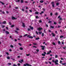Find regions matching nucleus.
I'll return each instance as SVG.
<instances>
[{
	"label": "nucleus",
	"mask_w": 66,
	"mask_h": 66,
	"mask_svg": "<svg viewBox=\"0 0 66 66\" xmlns=\"http://www.w3.org/2000/svg\"><path fill=\"white\" fill-rule=\"evenodd\" d=\"M22 24L23 27H26V26H25V25H24V23H22Z\"/></svg>",
	"instance_id": "9d476101"
},
{
	"label": "nucleus",
	"mask_w": 66,
	"mask_h": 66,
	"mask_svg": "<svg viewBox=\"0 0 66 66\" xmlns=\"http://www.w3.org/2000/svg\"><path fill=\"white\" fill-rule=\"evenodd\" d=\"M54 24H57L55 22H54Z\"/></svg>",
	"instance_id": "49530a36"
},
{
	"label": "nucleus",
	"mask_w": 66,
	"mask_h": 66,
	"mask_svg": "<svg viewBox=\"0 0 66 66\" xmlns=\"http://www.w3.org/2000/svg\"><path fill=\"white\" fill-rule=\"evenodd\" d=\"M28 11L27 10H26L25 11V12L26 13H28Z\"/></svg>",
	"instance_id": "3c124183"
},
{
	"label": "nucleus",
	"mask_w": 66,
	"mask_h": 66,
	"mask_svg": "<svg viewBox=\"0 0 66 66\" xmlns=\"http://www.w3.org/2000/svg\"><path fill=\"white\" fill-rule=\"evenodd\" d=\"M52 44L53 45H55V43L54 42H53L52 43Z\"/></svg>",
	"instance_id": "473e14b6"
},
{
	"label": "nucleus",
	"mask_w": 66,
	"mask_h": 66,
	"mask_svg": "<svg viewBox=\"0 0 66 66\" xmlns=\"http://www.w3.org/2000/svg\"><path fill=\"white\" fill-rule=\"evenodd\" d=\"M51 22H52V21H49L48 22V23H51Z\"/></svg>",
	"instance_id": "2f4dec72"
},
{
	"label": "nucleus",
	"mask_w": 66,
	"mask_h": 66,
	"mask_svg": "<svg viewBox=\"0 0 66 66\" xmlns=\"http://www.w3.org/2000/svg\"><path fill=\"white\" fill-rule=\"evenodd\" d=\"M30 54H26V55L27 56H29L30 55Z\"/></svg>",
	"instance_id": "864d4df0"
},
{
	"label": "nucleus",
	"mask_w": 66,
	"mask_h": 66,
	"mask_svg": "<svg viewBox=\"0 0 66 66\" xmlns=\"http://www.w3.org/2000/svg\"><path fill=\"white\" fill-rule=\"evenodd\" d=\"M52 35H53L52 36H53L54 37L55 36V34L53 33H52Z\"/></svg>",
	"instance_id": "6e6552de"
},
{
	"label": "nucleus",
	"mask_w": 66,
	"mask_h": 66,
	"mask_svg": "<svg viewBox=\"0 0 66 66\" xmlns=\"http://www.w3.org/2000/svg\"><path fill=\"white\" fill-rule=\"evenodd\" d=\"M18 44H19V45L20 46H21L22 45H21V44H20V43H19Z\"/></svg>",
	"instance_id": "ea45409f"
},
{
	"label": "nucleus",
	"mask_w": 66,
	"mask_h": 66,
	"mask_svg": "<svg viewBox=\"0 0 66 66\" xmlns=\"http://www.w3.org/2000/svg\"><path fill=\"white\" fill-rule=\"evenodd\" d=\"M20 50H23V48L21 47H20Z\"/></svg>",
	"instance_id": "dca6fc26"
},
{
	"label": "nucleus",
	"mask_w": 66,
	"mask_h": 66,
	"mask_svg": "<svg viewBox=\"0 0 66 66\" xmlns=\"http://www.w3.org/2000/svg\"><path fill=\"white\" fill-rule=\"evenodd\" d=\"M36 19H37V18H38V16H37L36 17Z\"/></svg>",
	"instance_id": "de8ad7c7"
},
{
	"label": "nucleus",
	"mask_w": 66,
	"mask_h": 66,
	"mask_svg": "<svg viewBox=\"0 0 66 66\" xmlns=\"http://www.w3.org/2000/svg\"><path fill=\"white\" fill-rule=\"evenodd\" d=\"M50 15L51 16H52V15H53V14L52 13H51L50 14Z\"/></svg>",
	"instance_id": "72a5a7b5"
},
{
	"label": "nucleus",
	"mask_w": 66,
	"mask_h": 66,
	"mask_svg": "<svg viewBox=\"0 0 66 66\" xmlns=\"http://www.w3.org/2000/svg\"><path fill=\"white\" fill-rule=\"evenodd\" d=\"M10 47H11V48H14V46H13L12 45H10Z\"/></svg>",
	"instance_id": "c756f323"
},
{
	"label": "nucleus",
	"mask_w": 66,
	"mask_h": 66,
	"mask_svg": "<svg viewBox=\"0 0 66 66\" xmlns=\"http://www.w3.org/2000/svg\"><path fill=\"white\" fill-rule=\"evenodd\" d=\"M44 33H46V29H45L44 30Z\"/></svg>",
	"instance_id": "603ef678"
},
{
	"label": "nucleus",
	"mask_w": 66,
	"mask_h": 66,
	"mask_svg": "<svg viewBox=\"0 0 66 66\" xmlns=\"http://www.w3.org/2000/svg\"><path fill=\"white\" fill-rule=\"evenodd\" d=\"M57 56H57V55H55V58H57Z\"/></svg>",
	"instance_id": "b1692460"
},
{
	"label": "nucleus",
	"mask_w": 66,
	"mask_h": 66,
	"mask_svg": "<svg viewBox=\"0 0 66 66\" xmlns=\"http://www.w3.org/2000/svg\"><path fill=\"white\" fill-rule=\"evenodd\" d=\"M18 66H20V63H18Z\"/></svg>",
	"instance_id": "338daca9"
},
{
	"label": "nucleus",
	"mask_w": 66,
	"mask_h": 66,
	"mask_svg": "<svg viewBox=\"0 0 66 66\" xmlns=\"http://www.w3.org/2000/svg\"><path fill=\"white\" fill-rule=\"evenodd\" d=\"M5 33H6V34H10V33L7 31H5Z\"/></svg>",
	"instance_id": "9b49d317"
},
{
	"label": "nucleus",
	"mask_w": 66,
	"mask_h": 66,
	"mask_svg": "<svg viewBox=\"0 0 66 66\" xmlns=\"http://www.w3.org/2000/svg\"><path fill=\"white\" fill-rule=\"evenodd\" d=\"M59 20H62V18L60 17L59 18Z\"/></svg>",
	"instance_id": "e433bc0d"
},
{
	"label": "nucleus",
	"mask_w": 66,
	"mask_h": 66,
	"mask_svg": "<svg viewBox=\"0 0 66 66\" xmlns=\"http://www.w3.org/2000/svg\"><path fill=\"white\" fill-rule=\"evenodd\" d=\"M28 65H27L28 66H32V65H30V64H28Z\"/></svg>",
	"instance_id": "6e6d98bb"
},
{
	"label": "nucleus",
	"mask_w": 66,
	"mask_h": 66,
	"mask_svg": "<svg viewBox=\"0 0 66 66\" xmlns=\"http://www.w3.org/2000/svg\"><path fill=\"white\" fill-rule=\"evenodd\" d=\"M38 39H39V38L38 37V38H36V40H38Z\"/></svg>",
	"instance_id": "4be33fe9"
},
{
	"label": "nucleus",
	"mask_w": 66,
	"mask_h": 66,
	"mask_svg": "<svg viewBox=\"0 0 66 66\" xmlns=\"http://www.w3.org/2000/svg\"><path fill=\"white\" fill-rule=\"evenodd\" d=\"M36 51H37V52H39V49H37L36 50Z\"/></svg>",
	"instance_id": "c85d7f7f"
},
{
	"label": "nucleus",
	"mask_w": 66,
	"mask_h": 66,
	"mask_svg": "<svg viewBox=\"0 0 66 66\" xmlns=\"http://www.w3.org/2000/svg\"><path fill=\"white\" fill-rule=\"evenodd\" d=\"M14 27V25H12L11 26V28H13V27Z\"/></svg>",
	"instance_id": "393cba45"
},
{
	"label": "nucleus",
	"mask_w": 66,
	"mask_h": 66,
	"mask_svg": "<svg viewBox=\"0 0 66 66\" xmlns=\"http://www.w3.org/2000/svg\"><path fill=\"white\" fill-rule=\"evenodd\" d=\"M9 24H10V25H11V24H12V23H11L10 22H9Z\"/></svg>",
	"instance_id": "8fccbe9b"
},
{
	"label": "nucleus",
	"mask_w": 66,
	"mask_h": 66,
	"mask_svg": "<svg viewBox=\"0 0 66 66\" xmlns=\"http://www.w3.org/2000/svg\"><path fill=\"white\" fill-rule=\"evenodd\" d=\"M7 59H8V60H9V59H10V57H9V56H8L7 57Z\"/></svg>",
	"instance_id": "c9c22d12"
},
{
	"label": "nucleus",
	"mask_w": 66,
	"mask_h": 66,
	"mask_svg": "<svg viewBox=\"0 0 66 66\" xmlns=\"http://www.w3.org/2000/svg\"><path fill=\"white\" fill-rule=\"evenodd\" d=\"M52 62H53V63H55L56 65H59V64L58 63V62H59V60H56L54 61V60H53L52 61Z\"/></svg>",
	"instance_id": "f257e3e1"
},
{
	"label": "nucleus",
	"mask_w": 66,
	"mask_h": 66,
	"mask_svg": "<svg viewBox=\"0 0 66 66\" xmlns=\"http://www.w3.org/2000/svg\"><path fill=\"white\" fill-rule=\"evenodd\" d=\"M55 15H56V16L58 15V13L57 12H56L55 14Z\"/></svg>",
	"instance_id": "f3484780"
},
{
	"label": "nucleus",
	"mask_w": 66,
	"mask_h": 66,
	"mask_svg": "<svg viewBox=\"0 0 66 66\" xmlns=\"http://www.w3.org/2000/svg\"><path fill=\"white\" fill-rule=\"evenodd\" d=\"M6 13L7 14H9V11H6Z\"/></svg>",
	"instance_id": "0e129e2a"
},
{
	"label": "nucleus",
	"mask_w": 66,
	"mask_h": 66,
	"mask_svg": "<svg viewBox=\"0 0 66 66\" xmlns=\"http://www.w3.org/2000/svg\"><path fill=\"white\" fill-rule=\"evenodd\" d=\"M16 30H17V31L19 30V29L18 28H16V29H15Z\"/></svg>",
	"instance_id": "f704fd0d"
},
{
	"label": "nucleus",
	"mask_w": 66,
	"mask_h": 66,
	"mask_svg": "<svg viewBox=\"0 0 66 66\" xmlns=\"http://www.w3.org/2000/svg\"><path fill=\"white\" fill-rule=\"evenodd\" d=\"M58 43L59 44H61V42H60V41H59L58 42Z\"/></svg>",
	"instance_id": "052dcab7"
},
{
	"label": "nucleus",
	"mask_w": 66,
	"mask_h": 66,
	"mask_svg": "<svg viewBox=\"0 0 66 66\" xmlns=\"http://www.w3.org/2000/svg\"><path fill=\"white\" fill-rule=\"evenodd\" d=\"M25 2L26 3H28V1H25Z\"/></svg>",
	"instance_id": "e2e57ef3"
},
{
	"label": "nucleus",
	"mask_w": 66,
	"mask_h": 66,
	"mask_svg": "<svg viewBox=\"0 0 66 66\" xmlns=\"http://www.w3.org/2000/svg\"><path fill=\"white\" fill-rule=\"evenodd\" d=\"M20 2V0H18V1H16V2Z\"/></svg>",
	"instance_id": "69168bd1"
},
{
	"label": "nucleus",
	"mask_w": 66,
	"mask_h": 66,
	"mask_svg": "<svg viewBox=\"0 0 66 66\" xmlns=\"http://www.w3.org/2000/svg\"><path fill=\"white\" fill-rule=\"evenodd\" d=\"M66 63H62V65H66Z\"/></svg>",
	"instance_id": "a19ab883"
},
{
	"label": "nucleus",
	"mask_w": 66,
	"mask_h": 66,
	"mask_svg": "<svg viewBox=\"0 0 66 66\" xmlns=\"http://www.w3.org/2000/svg\"><path fill=\"white\" fill-rule=\"evenodd\" d=\"M29 27L30 29H31V30H33L34 29V28L33 27H31V26H29Z\"/></svg>",
	"instance_id": "20e7f679"
},
{
	"label": "nucleus",
	"mask_w": 66,
	"mask_h": 66,
	"mask_svg": "<svg viewBox=\"0 0 66 66\" xmlns=\"http://www.w3.org/2000/svg\"><path fill=\"white\" fill-rule=\"evenodd\" d=\"M29 38H33V37H31V36H30L29 37Z\"/></svg>",
	"instance_id": "bb28decb"
},
{
	"label": "nucleus",
	"mask_w": 66,
	"mask_h": 66,
	"mask_svg": "<svg viewBox=\"0 0 66 66\" xmlns=\"http://www.w3.org/2000/svg\"><path fill=\"white\" fill-rule=\"evenodd\" d=\"M50 54V53L49 52H47V53L46 54H47H47Z\"/></svg>",
	"instance_id": "a18cd8bd"
},
{
	"label": "nucleus",
	"mask_w": 66,
	"mask_h": 66,
	"mask_svg": "<svg viewBox=\"0 0 66 66\" xmlns=\"http://www.w3.org/2000/svg\"><path fill=\"white\" fill-rule=\"evenodd\" d=\"M2 23H0V24H2ZM2 23L3 24H5V23H6V21H4L3 23Z\"/></svg>",
	"instance_id": "423d86ee"
},
{
	"label": "nucleus",
	"mask_w": 66,
	"mask_h": 66,
	"mask_svg": "<svg viewBox=\"0 0 66 66\" xmlns=\"http://www.w3.org/2000/svg\"><path fill=\"white\" fill-rule=\"evenodd\" d=\"M38 33H39V34H42V32H39Z\"/></svg>",
	"instance_id": "4d7b16f0"
},
{
	"label": "nucleus",
	"mask_w": 66,
	"mask_h": 66,
	"mask_svg": "<svg viewBox=\"0 0 66 66\" xmlns=\"http://www.w3.org/2000/svg\"><path fill=\"white\" fill-rule=\"evenodd\" d=\"M21 3H23V0H21Z\"/></svg>",
	"instance_id": "7c9ffc66"
},
{
	"label": "nucleus",
	"mask_w": 66,
	"mask_h": 66,
	"mask_svg": "<svg viewBox=\"0 0 66 66\" xmlns=\"http://www.w3.org/2000/svg\"><path fill=\"white\" fill-rule=\"evenodd\" d=\"M41 47H42V50H45V46H41Z\"/></svg>",
	"instance_id": "7ed1b4c3"
},
{
	"label": "nucleus",
	"mask_w": 66,
	"mask_h": 66,
	"mask_svg": "<svg viewBox=\"0 0 66 66\" xmlns=\"http://www.w3.org/2000/svg\"><path fill=\"white\" fill-rule=\"evenodd\" d=\"M64 36H60V38H63Z\"/></svg>",
	"instance_id": "ddd939ff"
},
{
	"label": "nucleus",
	"mask_w": 66,
	"mask_h": 66,
	"mask_svg": "<svg viewBox=\"0 0 66 66\" xmlns=\"http://www.w3.org/2000/svg\"><path fill=\"white\" fill-rule=\"evenodd\" d=\"M13 66H17V65L15 64H13Z\"/></svg>",
	"instance_id": "774afa93"
},
{
	"label": "nucleus",
	"mask_w": 66,
	"mask_h": 66,
	"mask_svg": "<svg viewBox=\"0 0 66 66\" xmlns=\"http://www.w3.org/2000/svg\"><path fill=\"white\" fill-rule=\"evenodd\" d=\"M44 36V33H43L42 34V36Z\"/></svg>",
	"instance_id": "4c0bfd02"
},
{
	"label": "nucleus",
	"mask_w": 66,
	"mask_h": 66,
	"mask_svg": "<svg viewBox=\"0 0 66 66\" xmlns=\"http://www.w3.org/2000/svg\"><path fill=\"white\" fill-rule=\"evenodd\" d=\"M27 31H31V30L30 29V28H28Z\"/></svg>",
	"instance_id": "a878e982"
},
{
	"label": "nucleus",
	"mask_w": 66,
	"mask_h": 66,
	"mask_svg": "<svg viewBox=\"0 0 66 66\" xmlns=\"http://www.w3.org/2000/svg\"><path fill=\"white\" fill-rule=\"evenodd\" d=\"M12 20H14L16 19L15 17H14V16H12L11 17Z\"/></svg>",
	"instance_id": "39448f33"
},
{
	"label": "nucleus",
	"mask_w": 66,
	"mask_h": 66,
	"mask_svg": "<svg viewBox=\"0 0 66 66\" xmlns=\"http://www.w3.org/2000/svg\"><path fill=\"white\" fill-rule=\"evenodd\" d=\"M4 27H5V26L4 25H3L2 26V28H4Z\"/></svg>",
	"instance_id": "5fc2aeb1"
},
{
	"label": "nucleus",
	"mask_w": 66,
	"mask_h": 66,
	"mask_svg": "<svg viewBox=\"0 0 66 66\" xmlns=\"http://www.w3.org/2000/svg\"><path fill=\"white\" fill-rule=\"evenodd\" d=\"M36 34H37V35H38V32H37V31H36Z\"/></svg>",
	"instance_id": "37998d69"
},
{
	"label": "nucleus",
	"mask_w": 66,
	"mask_h": 66,
	"mask_svg": "<svg viewBox=\"0 0 66 66\" xmlns=\"http://www.w3.org/2000/svg\"><path fill=\"white\" fill-rule=\"evenodd\" d=\"M35 14H39V12H35Z\"/></svg>",
	"instance_id": "6ab92c4d"
},
{
	"label": "nucleus",
	"mask_w": 66,
	"mask_h": 66,
	"mask_svg": "<svg viewBox=\"0 0 66 66\" xmlns=\"http://www.w3.org/2000/svg\"><path fill=\"white\" fill-rule=\"evenodd\" d=\"M40 3H43L44 2V1H40Z\"/></svg>",
	"instance_id": "5701e85b"
},
{
	"label": "nucleus",
	"mask_w": 66,
	"mask_h": 66,
	"mask_svg": "<svg viewBox=\"0 0 66 66\" xmlns=\"http://www.w3.org/2000/svg\"><path fill=\"white\" fill-rule=\"evenodd\" d=\"M37 30H38V31H40L41 30H42V28L39 27L37 29Z\"/></svg>",
	"instance_id": "0eeeda50"
},
{
	"label": "nucleus",
	"mask_w": 66,
	"mask_h": 66,
	"mask_svg": "<svg viewBox=\"0 0 66 66\" xmlns=\"http://www.w3.org/2000/svg\"><path fill=\"white\" fill-rule=\"evenodd\" d=\"M46 27H48V25L47 24H46Z\"/></svg>",
	"instance_id": "680f3d73"
},
{
	"label": "nucleus",
	"mask_w": 66,
	"mask_h": 66,
	"mask_svg": "<svg viewBox=\"0 0 66 66\" xmlns=\"http://www.w3.org/2000/svg\"><path fill=\"white\" fill-rule=\"evenodd\" d=\"M6 54H7V55H9V53L8 52H6Z\"/></svg>",
	"instance_id": "cd10ccee"
},
{
	"label": "nucleus",
	"mask_w": 66,
	"mask_h": 66,
	"mask_svg": "<svg viewBox=\"0 0 66 66\" xmlns=\"http://www.w3.org/2000/svg\"><path fill=\"white\" fill-rule=\"evenodd\" d=\"M51 28H52V29H54V27L53 26H50Z\"/></svg>",
	"instance_id": "f8f14e48"
},
{
	"label": "nucleus",
	"mask_w": 66,
	"mask_h": 66,
	"mask_svg": "<svg viewBox=\"0 0 66 66\" xmlns=\"http://www.w3.org/2000/svg\"><path fill=\"white\" fill-rule=\"evenodd\" d=\"M39 22L40 23H42V20H39Z\"/></svg>",
	"instance_id": "412c9836"
},
{
	"label": "nucleus",
	"mask_w": 66,
	"mask_h": 66,
	"mask_svg": "<svg viewBox=\"0 0 66 66\" xmlns=\"http://www.w3.org/2000/svg\"><path fill=\"white\" fill-rule=\"evenodd\" d=\"M61 18V15H59L58 17V18Z\"/></svg>",
	"instance_id": "79ce46f5"
},
{
	"label": "nucleus",
	"mask_w": 66,
	"mask_h": 66,
	"mask_svg": "<svg viewBox=\"0 0 66 66\" xmlns=\"http://www.w3.org/2000/svg\"><path fill=\"white\" fill-rule=\"evenodd\" d=\"M51 4L52 5L53 7H54V2H51Z\"/></svg>",
	"instance_id": "f03ea898"
},
{
	"label": "nucleus",
	"mask_w": 66,
	"mask_h": 66,
	"mask_svg": "<svg viewBox=\"0 0 66 66\" xmlns=\"http://www.w3.org/2000/svg\"><path fill=\"white\" fill-rule=\"evenodd\" d=\"M42 55L43 56H45V54H42Z\"/></svg>",
	"instance_id": "a211bd4d"
},
{
	"label": "nucleus",
	"mask_w": 66,
	"mask_h": 66,
	"mask_svg": "<svg viewBox=\"0 0 66 66\" xmlns=\"http://www.w3.org/2000/svg\"><path fill=\"white\" fill-rule=\"evenodd\" d=\"M7 65H11V63H7Z\"/></svg>",
	"instance_id": "58836bf2"
},
{
	"label": "nucleus",
	"mask_w": 66,
	"mask_h": 66,
	"mask_svg": "<svg viewBox=\"0 0 66 66\" xmlns=\"http://www.w3.org/2000/svg\"><path fill=\"white\" fill-rule=\"evenodd\" d=\"M28 65V63H26V64H23L24 66H27Z\"/></svg>",
	"instance_id": "1a4fd4ad"
},
{
	"label": "nucleus",
	"mask_w": 66,
	"mask_h": 66,
	"mask_svg": "<svg viewBox=\"0 0 66 66\" xmlns=\"http://www.w3.org/2000/svg\"><path fill=\"white\" fill-rule=\"evenodd\" d=\"M32 47H33L34 48H37V47L35 46H32Z\"/></svg>",
	"instance_id": "13d9d810"
},
{
	"label": "nucleus",
	"mask_w": 66,
	"mask_h": 66,
	"mask_svg": "<svg viewBox=\"0 0 66 66\" xmlns=\"http://www.w3.org/2000/svg\"><path fill=\"white\" fill-rule=\"evenodd\" d=\"M44 13V11H42L41 13H40V15H42V14H43V13Z\"/></svg>",
	"instance_id": "2eb2a0df"
},
{
	"label": "nucleus",
	"mask_w": 66,
	"mask_h": 66,
	"mask_svg": "<svg viewBox=\"0 0 66 66\" xmlns=\"http://www.w3.org/2000/svg\"><path fill=\"white\" fill-rule=\"evenodd\" d=\"M15 32H16V33H18V32L16 30H15Z\"/></svg>",
	"instance_id": "c03bdc74"
},
{
	"label": "nucleus",
	"mask_w": 66,
	"mask_h": 66,
	"mask_svg": "<svg viewBox=\"0 0 66 66\" xmlns=\"http://www.w3.org/2000/svg\"><path fill=\"white\" fill-rule=\"evenodd\" d=\"M0 3H1L3 5H4V3L0 1Z\"/></svg>",
	"instance_id": "aec40b11"
},
{
	"label": "nucleus",
	"mask_w": 66,
	"mask_h": 66,
	"mask_svg": "<svg viewBox=\"0 0 66 66\" xmlns=\"http://www.w3.org/2000/svg\"><path fill=\"white\" fill-rule=\"evenodd\" d=\"M17 40L16 39H14V42H17Z\"/></svg>",
	"instance_id": "09e8293b"
},
{
	"label": "nucleus",
	"mask_w": 66,
	"mask_h": 66,
	"mask_svg": "<svg viewBox=\"0 0 66 66\" xmlns=\"http://www.w3.org/2000/svg\"><path fill=\"white\" fill-rule=\"evenodd\" d=\"M60 27H61V26H58L57 27V28H60Z\"/></svg>",
	"instance_id": "bf43d9fd"
},
{
	"label": "nucleus",
	"mask_w": 66,
	"mask_h": 66,
	"mask_svg": "<svg viewBox=\"0 0 66 66\" xmlns=\"http://www.w3.org/2000/svg\"><path fill=\"white\" fill-rule=\"evenodd\" d=\"M59 4H60L59 3H56V5H57V6H58V5H59Z\"/></svg>",
	"instance_id": "4468645a"
}]
</instances>
